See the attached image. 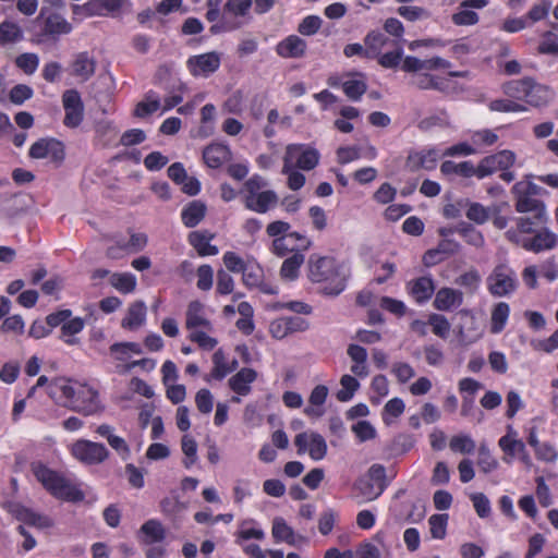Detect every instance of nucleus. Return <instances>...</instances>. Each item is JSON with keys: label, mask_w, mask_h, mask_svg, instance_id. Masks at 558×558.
<instances>
[{"label": "nucleus", "mask_w": 558, "mask_h": 558, "mask_svg": "<svg viewBox=\"0 0 558 558\" xmlns=\"http://www.w3.org/2000/svg\"><path fill=\"white\" fill-rule=\"evenodd\" d=\"M308 278L313 282H328L323 292L326 295H338L347 284V275L333 257L313 254L307 260Z\"/></svg>", "instance_id": "1"}, {"label": "nucleus", "mask_w": 558, "mask_h": 558, "mask_svg": "<svg viewBox=\"0 0 558 558\" xmlns=\"http://www.w3.org/2000/svg\"><path fill=\"white\" fill-rule=\"evenodd\" d=\"M31 470L36 480L54 497L66 501H82L84 493L63 475L40 461L32 462Z\"/></svg>", "instance_id": "2"}, {"label": "nucleus", "mask_w": 558, "mask_h": 558, "mask_svg": "<svg viewBox=\"0 0 558 558\" xmlns=\"http://www.w3.org/2000/svg\"><path fill=\"white\" fill-rule=\"evenodd\" d=\"M62 405L84 416L99 414L104 411L98 391L82 384L77 385L71 402H63Z\"/></svg>", "instance_id": "3"}, {"label": "nucleus", "mask_w": 558, "mask_h": 558, "mask_svg": "<svg viewBox=\"0 0 558 558\" xmlns=\"http://www.w3.org/2000/svg\"><path fill=\"white\" fill-rule=\"evenodd\" d=\"M487 290L493 296L502 298L510 295L518 288L515 271L506 264L494 267L486 278Z\"/></svg>", "instance_id": "4"}, {"label": "nucleus", "mask_w": 558, "mask_h": 558, "mask_svg": "<svg viewBox=\"0 0 558 558\" xmlns=\"http://www.w3.org/2000/svg\"><path fill=\"white\" fill-rule=\"evenodd\" d=\"M283 173H288L290 167L295 161V166L302 170L314 169L319 161V154L316 149L305 147L302 144H291L287 146L284 154Z\"/></svg>", "instance_id": "5"}, {"label": "nucleus", "mask_w": 558, "mask_h": 558, "mask_svg": "<svg viewBox=\"0 0 558 558\" xmlns=\"http://www.w3.org/2000/svg\"><path fill=\"white\" fill-rule=\"evenodd\" d=\"M505 235L510 242L534 253L551 250L558 242L557 235L547 229L536 232L531 239L522 238L514 229H509Z\"/></svg>", "instance_id": "6"}, {"label": "nucleus", "mask_w": 558, "mask_h": 558, "mask_svg": "<svg viewBox=\"0 0 558 558\" xmlns=\"http://www.w3.org/2000/svg\"><path fill=\"white\" fill-rule=\"evenodd\" d=\"M71 452L75 459L88 465L100 464L106 461L110 454L104 444L86 439L76 440L72 445Z\"/></svg>", "instance_id": "7"}, {"label": "nucleus", "mask_w": 558, "mask_h": 558, "mask_svg": "<svg viewBox=\"0 0 558 558\" xmlns=\"http://www.w3.org/2000/svg\"><path fill=\"white\" fill-rule=\"evenodd\" d=\"M515 161V154L512 150L504 149L496 154L484 157L476 167L477 178L483 179L501 170H508Z\"/></svg>", "instance_id": "8"}, {"label": "nucleus", "mask_w": 558, "mask_h": 558, "mask_svg": "<svg viewBox=\"0 0 558 558\" xmlns=\"http://www.w3.org/2000/svg\"><path fill=\"white\" fill-rule=\"evenodd\" d=\"M62 106L64 109L63 124L70 129L81 125L84 119V104L76 89H66L62 94Z\"/></svg>", "instance_id": "9"}, {"label": "nucleus", "mask_w": 558, "mask_h": 558, "mask_svg": "<svg viewBox=\"0 0 558 558\" xmlns=\"http://www.w3.org/2000/svg\"><path fill=\"white\" fill-rule=\"evenodd\" d=\"M3 508L13 518L25 524L38 529H49L53 526V521L49 517L37 513L17 501H7L3 504Z\"/></svg>", "instance_id": "10"}, {"label": "nucleus", "mask_w": 558, "mask_h": 558, "mask_svg": "<svg viewBox=\"0 0 558 558\" xmlns=\"http://www.w3.org/2000/svg\"><path fill=\"white\" fill-rule=\"evenodd\" d=\"M294 445L299 454L308 451L310 457L316 461L324 459L327 454L326 440L318 433H300L294 438Z\"/></svg>", "instance_id": "11"}, {"label": "nucleus", "mask_w": 558, "mask_h": 558, "mask_svg": "<svg viewBox=\"0 0 558 558\" xmlns=\"http://www.w3.org/2000/svg\"><path fill=\"white\" fill-rule=\"evenodd\" d=\"M64 155L63 144L54 138H40L29 148V157L35 159L50 157L57 163L64 159Z\"/></svg>", "instance_id": "12"}, {"label": "nucleus", "mask_w": 558, "mask_h": 558, "mask_svg": "<svg viewBox=\"0 0 558 558\" xmlns=\"http://www.w3.org/2000/svg\"><path fill=\"white\" fill-rule=\"evenodd\" d=\"M220 54L216 51L193 56L187 60V68L194 76H208L220 66Z\"/></svg>", "instance_id": "13"}, {"label": "nucleus", "mask_w": 558, "mask_h": 558, "mask_svg": "<svg viewBox=\"0 0 558 558\" xmlns=\"http://www.w3.org/2000/svg\"><path fill=\"white\" fill-rule=\"evenodd\" d=\"M271 534L276 542H284L294 547H301L302 545L308 544V538L301 534H296L281 517L274 519Z\"/></svg>", "instance_id": "14"}, {"label": "nucleus", "mask_w": 558, "mask_h": 558, "mask_svg": "<svg viewBox=\"0 0 558 558\" xmlns=\"http://www.w3.org/2000/svg\"><path fill=\"white\" fill-rule=\"evenodd\" d=\"M307 44L296 35H290L279 41L276 46L278 56L284 59H300L306 53Z\"/></svg>", "instance_id": "15"}, {"label": "nucleus", "mask_w": 558, "mask_h": 558, "mask_svg": "<svg viewBox=\"0 0 558 558\" xmlns=\"http://www.w3.org/2000/svg\"><path fill=\"white\" fill-rule=\"evenodd\" d=\"M96 60L87 51L78 52L71 63V74L82 82L88 81L96 71Z\"/></svg>", "instance_id": "16"}, {"label": "nucleus", "mask_w": 558, "mask_h": 558, "mask_svg": "<svg viewBox=\"0 0 558 558\" xmlns=\"http://www.w3.org/2000/svg\"><path fill=\"white\" fill-rule=\"evenodd\" d=\"M278 203V195L275 191L267 190L253 195H245L244 205L247 209L265 214L276 206Z\"/></svg>", "instance_id": "17"}, {"label": "nucleus", "mask_w": 558, "mask_h": 558, "mask_svg": "<svg viewBox=\"0 0 558 558\" xmlns=\"http://www.w3.org/2000/svg\"><path fill=\"white\" fill-rule=\"evenodd\" d=\"M438 158L436 149L411 151L405 160V167L412 172L420 169L432 170L436 167Z\"/></svg>", "instance_id": "18"}, {"label": "nucleus", "mask_w": 558, "mask_h": 558, "mask_svg": "<svg viewBox=\"0 0 558 558\" xmlns=\"http://www.w3.org/2000/svg\"><path fill=\"white\" fill-rule=\"evenodd\" d=\"M78 384L65 377H58L48 385V395L60 402H71Z\"/></svg>", "instance_id": "19"}, {"label": "nucleus", "mask_w": 558, "mask_h": 558, "mask_svg": "<svg viewBox=\"0 0 558 558\" xmlns=\"http://www.w3.org/2000/svg\"><path fill=\"white\" fill-rule=\"evenodd\" d=\"M463 303V293L452 288H441L437 291L433 306L438 311H450Z\"/></svg>", "instance_id": "20"}, {"label": "nucleus", "mask_w": 558, "mask_h": 558, "mask_svg": "<svg viewBox=\"0 0 558 558\" xmlns=\"http://www.w3.org/2000/svg\"><path fill=\"white\" fill-rule=\"evenodd\" d=\"M364 43L365 58L375 59L381 53L385 47H392L399 43V40L389 39L380 32H371L366 35Z\"/></svg>", "instance_id": "21"}, {"label": "nucleus", "mask_w": 558, "mask_h": 558, "mask_svg": "<svg viewBox=\"0 0 558 558\" xmlns=\"http://www.w3.org/2000/svg\"><path fill=\"white\" fill-rule=\"evenodd\" d=\"M203 159L209 168L217 169L231 159V151L227 145L210 144L204 149Z\"/></svg>", "instance_id": "22"}, {"label": "nucleus", "mask_w": 558, "mask_h": 558, "mask_svg": "<svg viewBox=\"0 0 558 558\" xmlns=\"http://www.w3.org/2000/svg\"><path fill=\"white\" fill-rule=\"evenodd\" d=\"M96 433L101 437H105L109 444V446L118 452V454L123 459H129L131 454V450L126 441L113 434V427L108 424H101L97 427Z\"/></svg>", "instance_id": "23"}, {"label": "nucleus", "mask_w": 558, "mask_h": 558, "mask_svg": "<svg viewBox=\"0 0 558 558\" xmlns=\"http://www.w3.org/2000/svg\"><path fill=\"white\" fill-rule=\"evenodd\" d=\"M257 373L253 368H242L229 379L230 388L240 396L251 392V384L256 379Z\"/></svg>", "instance_id": "24"}, {"label": "nucleus", "mask_w": 558, "mask_h": 558, "mask_svg": "<svg viewBox=\"0 0 558 558\" xmlns=\"http://www.w3.org/2000/svg\"><path fill=\"white\" fill-rule=\"evenodd\" d=\"M214 234L209 231H194L189 235L190 244L197 251L201 256L217 255L218 248L210 244Z\"/></svg>", "instance_id": "25"}, {"label": "nucleus", "mask_w": 558, "mask_h": 558, "mask_svg": "<svg viewBox=\"0 0 558 558\" xmlns=\"http://www.w3.org/2000/svg\"><path fill=\"white\" fill-rule=\"evenodd\" d=\"M514 201H515V210L518 213H530V214H536V220L545 216L546 214V207L545 204L534 198L533 196L525 195V194H513Z\"/></svg>", "instance_id": "26"}, {"label": "nucleus", "mask_w": 558, "mask_h": 558, "mask_svg": "<svg viewBox=\"0 0 558 558\" xmlns=\"http://www.w3.org/2000/svg\"><path fill=\"white\" fill-rule=\"evenodd\" d=\"M24 39V31L17 22L4 20L0 23V46L15 45Z\"/></svg>", "instance_id": "27"}, {"label": "nucleus", "mask_w": 558, "mask_h": 558, "mask_svg": "<svg viewBox=\"0 0 558 558\" xmlns=\"http://www.w3.org/2000/svg\"><path fill=\"white\" fill-rule=\"evenodd\" d=\"M112 357L119 362L118 364L130 363L129 360L133 354L143 353L142 345L137 342H116L109 348Z\"/></svg>", "instance_id": "28"}, {"label": "nucleus", "mask_w": 558, "mask_h": 558, "mask_svg": "<svg viewBox=\"0 0 558 558\" xmlns=\"http://www.w3.org/2000/svg\"><path fill=\"white\" fill-rule=\"evenodd\" d=\"M410 291L417 303L428 301L435 291V284L432 277L423 276L410 282Z\"/></svg>", "instance_id": "29"}, {"label": "nucleus", "mask_w": 558, "mask_h": 558, "mask_svg": "<svg viewBox=\"0 0 558 558\" xmlns=\"http://www.w3.org/2000/svg\"><path fill=\"white\" fill-rule=\"evenodd\" d=\"M43 32L45 35L59 36L72 32V25L59 13H51L45 19Z\"/></svg>", "instance_id": "30"}, {"label": "nucleus", "mask_w": 558, "mask_h": 558, "mask_svg": "<svg viewBox=\"0 0 558 558\" xmlns=\"http://www.w3.org/2000/svg\"><path fill=\"white\" fill-rule=\"evenodd\" d=\"M145 318L146 305L142 301H136L130 305L126 316L122 319L121 326L134 330L143 325Z\"/></svg>", "instance_id": "31"}, {"label": "nucleus", "mask_w": 558, "mask_h": 558, "mask_svg": "<svg viewBox=\"0 0 558 558\" xmlns=\"http://www.w3.org/2000/svg\"><path fill=\"white\" fill-rule=\"evenodd\" d=\"M185 327L187 329H195L197 327L211 328L210 322L203 315V304L201 302L193 301L189 304Z\"/></svg>", "instance_id": "32"}, {"label": "nucleus", "mask_w": 558, "mask_h": 558, "mask_svg": "<svg viewBox=\"0 0 558 558\" xmlns=\"http://www.w3.org/2000/svg\"><path fill=\"white\" fill-rule=\"evenodd\" d=\"M205 214V204L199 201H193L182 210L181 217L187 228H194L204 219Z\"/></svg>", "instance_id": "33"}, {"label": "nucleus", "mask_w": 558, "mask_h": 558, "mask_svg": "<svg viewBox=\"0 0 558 558\" xmlns=\"http://www.w3.org/2000/svg\"><path fill=\"white\" fill-rule=\"evenodd\" d=\"M510 315V306L506 302L497 303L490 315V332L499 333L504 330Z\"/></svg>", "instance_id": "34"}, {"label": "nucleus", "mask_w": 558, "mask_h": 558, "mask_svg": "<svg viewBox=\"0 0 558 558\" xmlns=\"http://www.w3.org/2000/svg\"><path fill=\"white\" fill-rule=\"evenodd\" d=\"M123 0H89L84 9L92 15H107L121 9Z\"/></svg>", "instance_id": "35"}, {"label": "nucleus", "mask_w": 558, "mask_h": 558, "mask_svg": "<svg viewBox=\"0 0 558 558\" xmlns=\"http://www.w3.org/2000/svg\"><path fill=\"white\" fill-rule=\"evenodd\" d=\"M551 98V92L548 87L531 82L525 101L533 107H542L548 104Z\"/></svg>", "instance_id": "36"}, {"label": "nucleus", "mask_w": 558, "mask_h": 558, "mask_svg": "<svg viewBox=\"0 0 558 558\" xmlns=\"http://www.w3.org/2000/svg\"><path fill=\"white\" fill-rule=\"evenodd\" d=\"M440 171L444 174L454 173L465 178H470L472 175L477 177L476 167H474L471 161H462L460 163H456L451 160H446L441 163Z\"/></svg>", "instance_id": "37"}, {"label": "nucleus", "mask_w": 558, "mask_h": 558, "mask_svg": "<svg viewBox=\"0 0 558 558\" xmlns=\"http://www.w3.org/2000/svg\"><path fill=\"white\" fill-rule=\"evenodd\" d=\"M458 244L451 241L441 242L437 248L428 250L423 256V263L426 266H433L440 263L444 259V254L453 253Z\"/></svg>", "instance_id": "38"}, {"label": "nucleus", "mask_w": 558, "mask_h": 558, "mask_svg": "<svg viewBox=\"0 0 558 558\" xmlns=\"http://www.w3.org/2000/svg\"><path fill=\"white\" fill-rule=\"evenodd\" d=\"M305 257L302 253L295 252L292 256L282 263L280 275L283 279L294 280L299 276V269L304 263Z\"/></svg>", "instance_id": "39"}, {"label": "nucleus", "mask_w": 558, "mask_h": 558, "mask_svg": "<svg viewBox=\"0 0 558 558\" xmlns=\"http://www.w3.org/2000/svg\"><path fill=\"white\" fill-rule=\"evenodd\" d=\"M354 488L359 492L361 496L365 498L367 501H373L377 499L385 490L384 485H376L371 480L366 477H360L355 484Z\"/></svg>", "instance_id": "40"}, {"label": "nucleus", "mask_w": 558, "mask_h": 558, "mask_svg": "<svg viewBox=\"0 0 558 558\" xmlns=\"http://www.w3.org/2000/svg\"><path fill=\"white\" fill-rule=\"evenodd\" d=\"M460 315L462 318H466V323L460 326V337L468 342H473L477 340L482 333L475 327L476 320L474 315H472L471 312L468 310L460 311Z\"/></svg>", "instance_id": "41"}, {"label": "nucleus", "mask_w": 558, "mask_h": 558, "mask_svg": "<svg viewBox=\"0 0 558 558\" xmlns=\"http://www.w3.org/2000/svg\"><path fill=\"white\" fill-rule=\"evenodd\" d=\"M109 280L111 286L122 293L133 292L136 287V278L130 272L112 274Z\"/></svg>", "instance_id": "42"}, {"label": "nucleus", "mask_w": 558, "mask_h": 558, "mask_svg": "<svg viewBox=\"0 0 558 558\" xmlns=\"http://www.w3.org/2000/svg\"><path fill=\"white\" fill-rule=\"evenodd\" d=\"M84 320L81 317H75L69 322L65 320V323L61 326V338L66 344H76L78 341L76 338H73V336L81 332L84 328Z\"/></svg>", "instance_id": "43"}, {"label": "nucleus", "mask_w": 558, "mask_h": 558, "mask_svg": "<svg viewBox=\"0 0 558 558\" xmlns=\"http://www.w3.org/2000/svg\"><path fill=\"white\" fill-rule=\"evenodd\" d=\"M160 107L159 98L157 97L156 93L153 90H149L145 95V100L138 102L134 110V116L137 118H144L148 114L154 113L157 111Z\"/></svg>", "instance_id": "44"}, {"label": "nucleus", "mask_w": 558, "mask_h": 558, "mask_svg": "<svg viewBox=\"0 0 558 558\" xmlns=\"http://www.w3.org/2000/svg\"><path fill=\"white\" fill-rule=\"evenodd\" d=\"M547 221V214L542 218L536 220V214H531V216L519 217L515 219L518 230L520 233H534L536 229L542 227Z\"/></svg>", "instance_id": "45"}, {"label": "nucleus", "mask_w": 558, "mask_h": 558, "mask_svg": "<svg viewBox=\"0 0 558 558\" xmlns=\"http://www.w3.org/2000/svg\"><path fill=\"white\" fill-rule=\"evenodd\" d=\"M393 50L388 51L386 53H380L378 58V63L386 69H395L397 68L403 57V49L400 45V41L392 46Z\"/></svg>", "instance_id": "46"}, {"label": "nucleus", "mask_w": 558, "mask_h": 558, "mask_svg": "<svg viewBox=\"0 0 558 558\" xmlns=\"http://www.w3.org/2000/svg\"><path fill=\"white\" fill-rule=\"evenodd\" d=\"M342 89L345 96L357 101L367 90V84L363 80H347L342 83Z\"/></svg>", "instance_id": "47"}, {"label": "nucleus", "mask_w": 558, "mask_h": 558, "mask_svg": "<svg viewBox=\"0 0 558 558\" xmlns=\"http://www.w3.org/2000/svg\"><path fill=\"white\" fill-rule=\"evenodd\" d=\"M14 63L26 75H32L39 65V57L33 52H24L15 58Z\"/></svg>", "instance_id": "48"}, {"label": "nucleus", "mask_w": 558, "mask_h": 558, "mask_svg": "<svg viewBox=\"0 0 558 558\" xmlns=\"http://www.w3.org/2000/svg\"><path fill=\"white\" fill-rule=\"evenodd\" d=\"M340 384L342 389L337 392V399L341 402H347L351 400L354 396V392L359 389L360 383L355 377L351 375H343L340 379Z\"/></svg>", "instance_id": "49"}, {"label": "nucleus", "mask_w": 558, "mask_h": 558, "mask_svg": "<svg viewBox=\"0 0 558 558\" xmlns=\"http://www.w3.org/2000/svg\"><path fill=\"white\" fill-rule=\"evenodd\" d=\"M160 508L162 513L175 519L186 510V504L177 497H166L160 501Z\"/></svg>", "instance_id": "50"}, {"label": "nucleus", "mask_w": 558, "mask_h": 558, "mask_svg": "<svg viewBox=\"0 0 558 558\" xmlns=\"http://www.w3.org/2000/svg\"><path fill=\"white\" fill-rule=\"evenodd\" d=\"M141 531L147 537L146 543L161 542L166 536V533H165V530H163L161 523L157 520L146 521L142 525Z\"/></svg>", "instance_id": "51"}, {"label": "nucleus", "mask_w": 558, "mask_h": 558, "mask_svg": "<svg viewBox=\"0 0 558 558\" xmlns=\"http://www.w3.org/2000/svg\"><path fill=\"white\" fill-rule=\"evenodd\" d=\"M181 448L186 457L182 463L186 469H190L197 460V444L194 438L184 435L181 440Z\"/></svg>", "instance_id": "52"}, {"label": "nucleus", "mask_w": 558, "mask_h": 558, "mask_svg": "<svg viewBox=\"0 0 558 558\" xmlns=\"http://www.w3.org/2000/svg\"><path fill=\"white\" fill-rule=\"evenodd\" d=\"M427 324L432 326V330L434 335L446 339L450 332V323L449 320L441 314L433 313L428 316Z\"/></svg>", "instance_id": "53"}, {"label": "nucleus", "mask_w": 558, "mask_h": 558, "mask_svg": "<svg viewBox=\"0 0 558 558\" xmlns=\"http://www.w3.org/2000/svg\"><path fill=\"white\" fill-rule=\"evenodd\" d=\"M532 78L531 77H524L522 80H515L509 82L505 86V93L511 97L514 98H524L526 97V94L529 92L530 85H531Z\"/></svg>", "instance_id": "54"}, {"label": "nucleus", "mask_w": 558, "mask_h": 558, "mask_svg": "<svg viewBox=\"0 0 558 558\" xmlns=\"http://www.w3.org/2000/svg\"><path fill=\"white\" fill-rule=\"evenodd\" d=\"M449 447L454 452L470 454L475 450L476 445L469 435H458L450 439Z\"/></svg>", "instance_id": "55"}, {"label": "nucleus", "mask_w": 558, "mask_h": 558, "mask_svg": "<svg viewBox=\"0 0 558 558\" xmlns=\"http://www.w3.org/2000/svg\"><path fill=\"white\" fill-rule=\"evenodd\" d=\"M469 205L468 210L465 213L468 219L471 221H474L477 225L485 223L489 217H490V209L487 207H484L480 203H465Z\"/></svg>", "instance_id": "56"}, {"label": "nucleus", "mask_w": 558, "mask_h": 558, "mask_svg": "<svg viewBox=\"0 0 558 558\" xmlns=\"http://www.w3.org/2000/svg\"><path fill=\"white\" fill-rule=\"evenodd\" d=\"M448 514H433L428 519L429 531L433 538L442 539L446 536Z\"/></svg>", "instance_id": "57"}, {"label": "nucleus", "mask_w": 558, "mask_h": 558, "mask_svg": "<svg viewBox=\"0 0 558 558\" xmlns=\"http://www.w3.org/2000/svg\"><path fill=\"white\" fill-rule=\"evenodd\" d=\"M456 283L466 288L470 293H474L481 283V275L476 269H470L469 271L460 275L456 279Z\"/></svg>", "instance_id": "58"}, {"label": "nucleus", "mask_w": 558, "mask_h": 558, "mask_svg": "<svg viewBox=\"0 0 558 558\" xmlns=\"http://www.w3.org/2000/svg\"><path fill=\"white\" fill-rule=\"evenodd\" d=\"M397 12L399 15L410 22L429 17V12L422 7L402 5L398 8Z\"/></svg>", "instance_id": "59"}, {"label": "nucleus", "mask_w": 558, "mask_h": 558, "mask_svg": "<svg viewBox=\"0 0 558 558\" xmlns=\"http://www.w3.org/2000/svg\"><path fill=\"white\" fill-rule=\"evenodd\" d=\"M34 95V90L26 84H17L12 87L9 93V99L14 105H22L26 100L31 99Z\"/></svg>", "instance_id": "60"}, {"label": "nucleus", "mask_w": 558, "mask_h": 558, "mask_svg": "<svg viewBox=\"0 0 558 558\" xmlns=\"http://www.w3.org/2000/svg\"><path fill=\"white\" fill-rule=\"evenodd\" d=\"M489 109L497 112H522L526 107L510 99H496L489 102Z\"/></svg>", "instance_id": "61"}, {"label": "nucleus", "mask_w": 558, "mask_h": 558, "mask_svg": "<svg viewBox=\"0 0 558 558\" xmlns=\"http://www.w3.org/2000/svg\"><path fill=\"white\" fill-rule=\"evenodd\" d=\"M499 447L506 452L511 456H514L515 453H524L525 452V445L522 440L514 438L510 435H505L499 439Z\"/></svg>", "instance_id": "62"}, {"label": "nucleus", "mask_w": 558, "mask_h": 558, "mask_svg": "<svg viewBox=\"0 0 558 558\" xmlns=\"http://www.w3.org/2000/svg\"><path fill=\"white\" fill-rule=\"evenodd\" d=\"M323 24V20L317 15H308L302 20L298 26V32L303 36L316 34Z\"/></svg>", "instance_id": "63"}, {"label": "nucleus", "mask_w": 558, "mask_h": 558, "mask_svg": "<svg viewBox=\"0 0 558 558\" xmlns=\"http://www.w3.org/2000/svg\"><path fill=\"white\" fill-rule=\"evenodd\" d=\"M538 50L544 54L558 56V36L554 32H546Z\"/></svg>", "instance_id": "64"}]
</instances>
